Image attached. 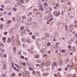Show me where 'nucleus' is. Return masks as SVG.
<instances>
[{
  "label": "nucleus",
  "mask_w": 77,
  "mask_h": 77,
  "mask_svg": "<svg viewBox=\"0 0 77 77\" xmlns=\"http://www.w3.org/2000/svg\"><path fill=\"white\" fill-rule=\"evenodd\" d=\"M63 62V61H62L61 60H60L59 61V63L60 64H62V63Z\"/></svg>",
  "instance_id": "35"
},
{
  "label": "nucleus",
  "mask_w": 77,
  "mask_h": 77,
  "mask_svg": "<svg viewBox=\"0 0 77 77\" xmlns=\"http://www.w3.org/2000/svg\"><path fill=\"white\" fill-rule=\"evenodd\" d=\"M47 56V54H45V55H43V57H46V56Z\"/></svg>",
  "instance_id": "55"
},
{
  "label": "nucleus",
  "mask_w": 77,
  "mask_h": 77,
  "mask_svg": "<svg viewBox=\"0 0 77 77\" xmlns=\"http://www.w3.org/2000/svg\"><path fill=\"white\" fill-rule=\"evenodd\" d=\"M11 39H12V41H11V44H14V37L13 36L11 37Z\"/></svg>",
  "instance_id": "3"
},
{
  "label": "nucleus",
  "mask_w": 77,
  "mask_h": 77,
  "mask_svg": "<svg viewBox=\"0 0 77 77\" xmlns=\"http://www.w3.org/2000/svg\"><path fill=\"white\" fill-rule=\"evenodd\" d=\"M1 47V48H3L4 47V45L2 43H0V48Z\"/></svg>",
  "instance_id": "10"
},
{
  "label": "nucleus",
  "mask_w": 77,
  "mask_h": 77,
  "mask_svg": "<svg viewBox=\"0 0 77 77\" xmlns=\"http://www.w3.org/2000/svg\"><path fill=\"white\" fill-rule=\"evenodd\" d=\"M4 69H6V62H4Z\"/></svg>",
  "instance_id": "4"
},
{
  "label": "nucleus",
  "mask_w": 77,
  "mask_h": 77,
  "mask_svg": "<svg viewBox=\"0 0 77 77\" xmlns=\"http://www.w3.org/2000/svg\"><path fill=\"white\" fill-rule=\"evenodd\" d=\"M32 38L33 39H35V36L34 35H32Z\"/></svg>",
  "instance_id": "37"
},
{
  "label": "nucleus",
  "mask_w": 77,
  "mask_h": 77,
  "mask_svg": "<svg viewBox=\"0 0 77 77\" xmlns=\"http://www.w3.org/2000/svg\"><path fill=\"white\" fill-rule=\"evenodd\" d=\"M12 9L15 12H16V11H17V8L15 7H14Z\"/></svg>",
  "instance_id": "15"
},
{
  "label": "nucleus",
  "mask_w": 77,
  "mask_h": 77,
  "mask_svg": "<svg viewBox=\"0 0 77 77\" xmlns=\"http://www.w3.org/2000/svg\"><path fill=\"white\" fill-rule=\"evenodd\" d=\"M5 77V74H3L1 75V77Z\"/></svg>",
  "instance_id": "36"
},
{
  "label": "nucleus",
  "mask_w": 77,
  "mask_h": 77,
  "mask_svg": "<svg viewBox=\"0 0 77 77\" xmlns=\"http://www.w3.org/2000/svg\"><path fill=\"white\" fill-rule=\"evenodd\" d=\"M67 43L68 44H71V41H68Z\"/></svg>",
  "instance_id": "50"
},
{
  "label": "nucleus",
  "mask_w": 77,
  "mask_h": 77,
  "mask_svg": "<svg viewBox=\"0 0 77 77\" xmlns=\"http://www.w3.org/2000/svg\"><path fill=\"white\" fill-rule=\"evenodd\" d=\"M58 13H59V14H57V11H54L53 12L54 14V15H56V16L57 17V16L59 15H60V11H58Z\"/></svg>",
  "instance_id": "2"
},
{
  "label": "nucleus",
  "mask_w": 77,
  "mask_h": 77,
  "mask_svg": "<svg viewBox=\"0 0 77 77\" xmlns=\"http://www.w3.org/2000/svg\"><path fill=\"white\" fill-rule=\"evenodd\" d=\"M68 48H69V49H71V48H72L71 46V45L68 46Z\"/></svg>",
  "instance_id": "52"
},
{
  "label": "nucleus",
  "mask_w": 77,
  "mask_h": 77,
  "mask_svg": "<svg viewBox=\"0 0 77 77\" xmlns=\"http://www.w3.org/2000/svg\"><path fill=\"white\" fill-rule=\"evenodd\" d=\"M0 51L2 53H3L4 51H5L4 50V48H1L0 49Z\"/></svg>",
  "instance_id": "18"
},
{
  "label": "nucleus",
  "mask_w": 77,
  "mask_h": 77,
  "mask_svg": "<svg viewBox=\"0 0 77 77\" xmlns=\"http://www.w3.org/2000/svg\"><path fill=\"white\" fill-rule=\"evenodd\" d=\"M53 18H51L49 20V21H51L52 20H53Z\"/></svg>",
  "instance_id": "49"
},
{
  "label": "nucleus",
  "mask_w": 77,
  "mask_h": 77,
  "mask_svg": "<svg viewBox=\"0 0 77 77\" xmlns=\"http://www.w3.org/2000/svg\"><path fill=\"white\" fill-rule=\"evenodd\" d=\"M66 51L65 50H62L61 51V52L62 53H65V52H66Z\"/></svg>",
  "instance_id": "23"
},
{
  "label": "nucleus",
  "mask_w": 77,
  "mask_h": 77,
  "mask_svg": "<svg viewBox=\"0 0 77 77\" xmlns=\"http://www.w3.org/2000/svg\"><path fill=\"white\" fill-rule=\"evenodd\" d=\"M20 30H23V29H24V27L23 26H22L20 28Z\"/></svg>",
  "instance_id": "51"
},
{
  "label": "nucleus",
  "mask_w": 77,
  "mask_h": 77,
  "mask_svg": "<svg viewBox=\"0 0 77 77\" xmlns=\"http://www.w3.org/2000/svg\"><path fill=\"white\" fill-rule=\"evenodd\" d=\"M11 65L12 66V68H13L14 66V63H11Z\"/></svg>",
  "instance_id": "40"
},
{
  "label": "nucleus",
  "mask_w": 77,
  "mask_h": 77,
  "mask_svg": "<svg viewBox=\"0 0 77 77\" xmlns=\"http://www.w3.org/2000/svg\"><path fill=\"white\" fill-rule=\"evenodd\" d=\"M26 29H27L26 30H27V32H30V30H29L28 29V27H26Z\"/></svg>",
  "instance_id": "41"
},
{
  "label": "nucleus",
  "mask_w": 77,
  "mask_h": 77,
  "mask_svg": "<svg viewBox=\"0 0 77 77\" xmlns=\"http://www.w3.org/2000/svg\"><path fill=\"white\" fill-rule=\"evenodd\" d=\"M49 10L50 11H52V9H51V8H49Z\"/></svg>",
  "instance_id": "64"
},
{
  "label": "nucleus",
  "mask_w": 77,
  "mask_h": 77,
  "mask_svg": "<svg viewBox=\"0 0 77 77\" xmlns=\"http://www.w3.org/2000/svg\"><path fill=\"white\" fill-rule=\"evenodd\" d=\"M17 20L18 21H20L21 20V17H17Z\"/></svg>",
  "instance_id": "20"
},
{
  "label": "nucleus",
  "mask_w": 77,
  "mask_h": 77,
  "mask_svg": "<svg viewBox=\"0 0 77 77\" xmlns=\"http://www.w3.org/2000/svg\"><path fill=\"white\" fill-rule=\"evenodd\" d=\"M48 75V73H46L43 74L42 75H43V76H47V75Z\"/></svg>",
  "instance_id": "14"
},
{
  "label": "nucleus",
  "mask_w": 77,
  "mask_h": 77,
  "mask_svg": "<svg viewBox=\"0 0 77 77\" xmlns=\"http://www.w3.org/2000/svg\"><path fill=\"white\" fill-rule=\"evenodd\" d=\"M29 70L30 71H33V69H32L31 67H29Z\"/></svg>",
  "instance_id": "27"
},
{
  "label": "nucleus",
  "mask_w": 77,
  "mask_h": 77,
  "mask_svg": "<svg viewBox=\"0 0 77 77\" xmlns=\"http://www.w3.org/2000/svg\"><path fill=\"white\" fill-rule=\"evenodd\" d=\"M26 41L27 42L30 43V42H31V40H30V39H27V40H26Z\"/></svg>",
  "instance_id": "19"
},
{
  "label": "nucleus",
  "mask_w": 77,
  "mask_h": 77,
  "mask_svg": "<svg viewBox=\"0 0 77 77\" xmlns=\"http://www.w3.org/2000/svg\"><path fill=\"white\" fill-rule=\"evenodd\" d=\"M28 73V72H23L22 74V75L23 77H24V76H25V75H26Z\"/></svg>",
  "instance_id": "5"
},
{
  "label": "nucleus",
  "mask_w": 77,
  "mask_h": 77,
  "mask_svg": "<svg viewBox=\"0 0 77 77\" xmlns=\"http://www.w3.org/2000/svg\"><path fill=\"white\" fill-rule=\"evenodd\" d=\"M8 42H11V38H8Z\"/></svg>",
  "instance_id": "21"
},
{
  "label": "nucleus",
  "mask_w": 77,
  "mask_h": 77,
  "mask_svg": "<svg viewBox=\"0 0 77 77\" xmlns=\"http://www.w3.org/2000/svg\"><path fill=\"white\" fill-rule=\"evenodd\" d=\"M41 66H45V63H43L40 64Z\"/></svg>",
  "instance_id": "13"
},
{
  "label": "nucleus",
  "mask_w": 77,
  "mask_h": 77,
  "mask_svg": "<svg viewBox=\"0 0 77 77\" xmlns=\"http://www.w3.org/2000/svg\"><path fill=\"white\" fill-rule=\"evenodd\" d=\"M53 63L54 66H57V63H55V62H53Z\"/></svg>",
  "instance_id": "31"
},
{
  "label": "nucleus",
  "mask_w": 77,
  "mask_h": 77,
  "mask_svg": "<svg viewBox=\"0 0 77 77\" xmlns=\"http://www.w3.org/2000/svg\"><path fill=\"white\" fill-rule=\"evenodd\" d=\"M32 20V17H29L27 19V21L29 22L31 20Z\"/></svg>",
  "instance_id": "9"
},
{
  "label": "nucleus",
  "mask_w": 77,
  "mask_h": 77,
  "mask_svg": "<svg viewBox=\"0 0 77 77\" xmlns=\"http://www.w3.org/2000/svg\"><path fill=\"white\" fill-rule=\"evenodd\" d=\"M37 17L38 18H40L42 17V15L41 13H38L37 15Z\"/></svg>",
  "instance_id": "7"
},
{
  "label": "nucleus",
  "mask_w": 77,
  "mask_h": 77,
  "mask_svg": "<svg viewBox=\"0 0 77 77\" xmlns=\"http://www.w3.org/2000/svg\"><path fill=\"white\" fill-rule=\"evenodd\" d=\"M33 11L34 12H36L37 11V9H34Z\"/></svg>",
  "instance_id": "58"
},
{
  "label": "nucleus",
  "mask_w": 77,
  "mask_h": 77,
  "mask_svg": "<svg viewBox=\"0 0 77 77\" xmlns=\"http://www.w3.org/2000/svg\"><path fill=\"white\" fill-rule=\"evenodd\" d=\"M0 20L2 21H4V19H3V18H0Z\"/></svg>",
  "instance_id": "57"
},
{
  "label": "nucleus",
  "mask_w": 77,
  "mask_h": 77,
  "mask_svg": "<svg viewBox=\"0 0 77 77\" xmlns=\"http://www.w3.org/2000/svg\"><path fill=\"white\" fill-rule=\"evenodd\" d=\"M35 58H39V56L38 55H35Z\"/></svg>",
  "instance_id": "44"
},
{
  "label": "nucleus",
  "mask_w": 77,
  "mask_h": 77,
  "mask_svg": "<svg viewBox=\"0 0 77 77\" xmlns=\"http://www.w3.org/2000/svg\"><path fill=\"white\" fill-rule=\"evenodd\" d=\"M32 24L33 26H36V22H34L32 23Z\"/></svg>",
  "instance_id": "16"
},
{
  "label": "nucleus",
  "mask_w": 77,
  "mask_h": 77,
  "mask_svg": "<svg viewBox=\"0 0 77 77\" xmlns=\"http://www.w3.org/2000/svg\"><path fill=\"white\" fill-rule=\"evenodd\" d=\"M58 45H59V43L58 42H57L56 43L55 47H57V48H58Z\"/></svg>",
  "instance_id": "22"
},
{
  "label": "nucleus",
  "mask_w": 77,
  "mask_h": 77,
  "mask_svg": "<svg viewBox=\"0 0 77 77\" xmlns=\"http://www.w3.org/2000/svg\"><path fill=\"white\" fill-rule=\"evenodd\" d=\"M11 23V20H8L7 21V24H10Z\"/></svg>",
  "instance_id": "26"
},
{
  "label": "nucleus",
  "mask_w": 77,
  "mask_h": 77,
  "mask_svg": "<svg viewBox=\"0 0 77 77\" xmlns=\"http://www.w3.org/2000/svg\"><path fill=\"white\" fill-rule=\"evenodd\" d=\"M22 65H23V66H26V63L24 62H23L22 63Z\"/></svg>",
  "instance_id": "48"
},
{
  "label": "nucleus",
  "mask_w": 77,
  "mask_h": 77,
  "mask_svg": "<svg viewBox=\"0 0 77 77\" xmlns=\"http://www.w3.org/2000/svg\"><path fill=\"white\" fill-rule=\"evenodd\" d=\"M15 75V73H13L11 75V77H13V76H14V75Z\"/></svg>",
  "instance_id": "38"
},
{
  "label": "nucleus",
  "mask_w": 77,
  "mask_h": 77,
  "mask_svg": "<svg viewBox=\"0 0 77 77\" xmlns=\"http://www.w3.org/2000/svg\"><path fill=\"white\" fill-rule=\"evenodd\" d=\"M47 14H51V12L50 11H47L46 12Z\"/></svg>",
  "instance_id": "39"
},
{
  "label": "nucleus",
  "mask_w": 77,
  "mask_h": 77,
  "mask_svg": "<svg viewBox=\"0 0 77 77\" xmlns=\"http://www.w3.org/2000/svg\"><path fill=\"white\" fill-rule=\"evenodd\" d=\"M15 66H17V68H18L19 69H20L21 68V66H19V65H18L17 64H15Z\"/></svg>",
  "instance_id": "8"
},
{
  "label": "nucleus",
  "mask_w": 77,
  "mask_h": 77,
  "mask_svg": "<svg viewBox=\"0 0 77 77\" xmlns=\"http://www.w3.org/2000/svg\"><path fill=\"white\" fill-rule=\"evenodd\" d=\"M35 42H36V44L37 45L38 44V42H39V40H38V39H37L35 41Z\"/></svg>",
  "instance_id": "25"
},
{
  "label": "nucleus",
  "mask_w": 77,
  "mask_h": 77,
  "mask_svg": "<svg viewBox=\"0 0 77 77\" xmlns=\"http://www.w3.org/2000/svg\"><path fill=\"white\" fill-rule=\"evenodd\" d=\"M2 39L3 41V42H6V41L5 40V39H6V37H3L2 38Z\"/></svg>",
  "instance_id": "11"
},
{
  "label": "nucleus",
  "mask_w": 77,
  "mask_h": 77,
  "mask_svg": "<svg viewBox=\"0 0 77 77\" xmlns=\"http://www.w3.org/2000/svg\"><path fill=\"white\" fill-rule=\"evenodd\" d=\"M39 8H39V10H40L41 11H44V9L42 8V6H40L38 7Z\"/></svg>",
  "instance_id": "12"
},
{
  "label": "nucleus",
  "mask_w": 77,
  "mask_h": 77,
  "mask_svg": "<svg viewBox=\"0 0 77 77\" xmlns=\"http://www.w3.org/2000/svg\"><path fill=\"white\" fill-rule=\"evenodd\" d=\"M14 52H15V51L16 50V47H14Z\"/></svg>",
  "instance_id": "43"
},
{
  "label": "nucleus",
  "mask_w": 77,
  "mask_h": 77,
  "mask_svg": "<svg viewBox=\"0 0 77 77\" xmlns=\"http://www.w3.org/2000/svg\"><path fill=\"white\" fill-rule=\"evenodd\" d=\"M50 42H48L47 44V45L48 46H50Z\"/></svg>",
  "instance_id": "54"
},
{
  "label": "nucleus",
  "mask_w": 77,
  "mask_h": 77,
  "mask_svg": "<svg viewBox=\"0 0 77 77\" xmlns=\"http://www.w3.org/2000/svg\"><path fill=\"white\" fill-rule=\"evenodd\" d=\"M16 1H17V3L19 5H21L22 3H24V2L22 0H16Z\"/></svg>",
  "instance_id": "1"
},
{
  "label": "nucleus",
  "mask_w": 77,
  "mask_h": 77,
  "mask_svg": "<svg viewBox=\"0 0 77 77\" xmlns=\"http://www.w3.org/2000/svg\"><path fill=\"white\" fill-rule=\"evenodd\" d=\"M22 33H26V30L24 29L22 31Z\"/></svg>",
  "instance_id": "33"
},
{
  "label": "nucleus",
  "mask_w": 77,
  "mask_h": 77,
  "mask_svg": "<svg viewBox=\"0 0 77 77\" xmlns=\"http://www.w3.org/2000/svg\"><path fill=\"white\" fill-rule=\"evenodd\" d=\"M68 66L69 68H71V67H72V66L69 65H68Z\"/></svg>",
  "instance_id": "30"
},
{
  "label": "nucleus",
  "mask_w": 77,
  "mask_h": 77,
  "mask_svg": "<svg viewBox=\"0 0 77 77\" xmlns=\"http://www.w3.org/2000/svg\"><path fill=\"white\" fill-rule=\"evenodd\" d=\"M7 33H8L7 32H5L4 33V35H7Z\"/></svg>",
  "instance_id": "61"
},
{
  "label": "nucleus",
  "mask_w": 77,
  "mask_h": 77,
  "mask_svg": "<svg viewBox=\"0 0 77 77\" xmlns=\"http://www.w3.org/2000/svg\"><path fill=\"white\" fill-rule=\"evenodd\" d=\"M69 55H72V54H73V53L72 52H70L69 53Z\"/></svg>",
  "instance_id": "60"
},
{
  "label": "nucleus",
  "mask_w": 77,
  "mask_h": 77,
  "mask_svg": "<svg viewBox=\"0 0 77 77\" xmlns=\"http://www.w3.org/2000/svg\"><path fill=\"white\" fill-rule=\"evenodd\" d=\"M12 29L10 30L9 31V33H12Z\"/></svg>",
  "instance_id": "42"
},
{
  "label": "nucleus",
  "mask_w": 77,
  "mask_h": 77,
  "mask_svg": "<svg viewBox=\"0 0 77 77\" xmlns=\"http://www.w3.org/2000/svg\"><path fill=\"white\" fill-rule=\"evenodd\" d=\"M0 11H3V9L2 8H0Z\"/></svg>",
  "instance_id": "63"
},
{
  "label": "nucleus",
  "mask_w": 77,
  "mask_h": 77,
  "mask_svg": "<svg viewBox=\"0 0 77 77\" xmlns=\"http://www.w3.org/2000/svg\"><path fill=\"white\" fill-rule=\"evenodd\" d=\"M22 8L23 10H24V9H25V7L23 6Z\"/></svg>",
  "instance_id": "47"
},
{
  "label": "nucleus",
  "mask_w": 77,
  "mask_h": 77,
  "mask_svg": "<svg viewBox=\"0 0 77 77\" xmlns=\"http://www.w3.org/2000/svg\"><path fill=\"white\" fill-rule=\"evenodd\" d=\"M26 16H23L22 19H23V20H24V19H26Z\"/></svg>",
  "instance_id": "34"
},
{
  "label": "nucleus",
  "mask_w": 77,
  "mask_h": 77,
  "mask_svg": "<svg viewBox=\"0 0 77 77\" xmlns=\"http://www.w3.org/2000/svg\"><path fill=\"white\" fill-rule=\"evenodd\" d=\"M36 74L37 75H39V76H40V75H41V73L39 72H37L36 73Z\"/></svg>",
  "instance_id": "29"
},
{
  "label": "nucleus",
  "mask_w": 77,
  "mask_h": 77,
  "mask_svg": "<svg viewBox=\"0 0 77 77\" xmlns=\"http://www.w3.org/2000/svg\"><path fill=\"white\" fill-rule=\"evenodd\" d=\"M45 37H46L47 38H49L50 37V35L48 33H47L45 34Z\"/></svg>",
  "instance_id": "6"
},
{
  "label": "nucleus",
  "mask_w": 77,
  "mask_h": 77,
  "mask_svg": "<svg viewBox=\"0 0 77 77\" xmlns=\"http://www.w3.org/2000/svg\"><path fill=\"white\" fill-rule=\"evenodd\" d=\"M50 23V21H48L47 22V24H49Z\"/></svg>",
  "instance_id": "46"
},
{
  "label": "nucleus",
  "mask_w": 77,
  "mask_h": 77,
  "mask_svg": "<svg viewBox=\"0 0 77 77\" xmlns=\"http://www.w3.org/2000/svg\"><path fill=\"white\" fill-rule=\"evenodd\" d=\"M7 2L8 3H10L11 2V0H8Z\"/></svg>",
  "instance_id": "59"
},
{
  "label": "nucleus",
  "mask_w": 77,
  "mask_h": 77,
  "mask_svg": "<svg viewBox=\"0 0 77 77\" xmlns=\"http://www.w3.org/2000/svg\"><path fill=\"white\" fill-rule=\"evenodd\" d=\"M26 38H22V42H25L26 41Z\"/></svg>",
  "instance_id": "28"
},
{
  "label": "nucleus",
  "mask_w": 77,
  "mask_h": 77,
  "mask_svg": "<svg viewBox=\"0 0 77 77\" xmlns=\"http://www.w3.org/2000/svg\"><path fill=\"white\" fill-rule=\"evenodd\" d=\"M68 10V11H71V8L70 7L69 8Z\"/></svg>",
  "instance_id": "62"
},
{
  "label": "nucleus",
  "mask_w": 77,
  "mask_h": 77,
  "mask_svg": "<svg viewBox=\"0 0 77 77\" xmlns=\"http://www.w3.org/2000/svg\"><path fill=\"white\" fill-rule=\"evenodd\" d=\"M42 39L44 40V39H45V38L44 37H42Z\"/></svg>",
  "instance_id": "56"
},
{
  "label": "nucleus",
  "mask_w": 77,
  "mask_h": 77,
  "mask_svg": "<svg viewBox=\"0 0 77 77\" xmlns=\"http://www.w3.org/2000/svg\"><path fill=\"white\" fill-rule=\"evenodd\" d=\"M3 24H1L0 25V29L1 30L3 29Z\"/></svg>",
  "instance_id": "17"
},
{
  "label": "nucleus",
  "mask_w": 77,
  "mask_h": 77,
  "mask_svg": "<svg viewBox=\"0 0 77 77\" xmlns=\"http://www.w3.org/2000/svg\"><path fill=\"white\" fill-rule=\"evenodd\" d=\"M68 9L67 8H66L64 10V11L65 12H68Z\"/></svg>",
  "instance_id": "32"
},
{
  "label": "nucleus",
  "mask_w": 77,
  "mask_h": 77,
  "mask_svg": "<svg viewBox=\"0 0 77 77\" xmlns=\"http://www.w3.org/2000/svg\"><path fill=\"white\" fill-rule=\"evenodd\" d=\"M21 22L23 24H24V20H22L21 21Z\"/></svg>",
  "instance_id": "45"
},
{
  "label": "nucleus",
  "mask_w": 77,
  "mask_h": 77,
  "mask_svg": "<svg viewBox=\"0 0 77 77\" xmlns=\"http://www.w3.org/2000/svg\"><path fill=\"white\" fill-rule=\"evenodd\" d=\"M20 58H21V59H24V56H21L20 57Z\"/></svg>",
  "instance_id": "53"
},
{
  "label": "nucleus",
  "mask_w": 77,
  "mask_h": 77,
  "mask_svg": "<svg viewBox=\"0 0 77 77\" xmlns=\"http://www.w3.org/2000/svg\"><path fill=\"white\" fill-rule=\"evenodd\" d=\"M65 62L66 63H67V62H69V58H67V59H66L65 60Z\"/></svg>",
  "instance_id": "24"
}]
</instances>
